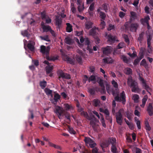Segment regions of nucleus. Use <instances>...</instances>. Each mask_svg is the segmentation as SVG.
Masks as SVG:
<instances>
[{"instance_id":"f704fd0d","label":"nucleus","mask_w":153,"mask_h":153,"mask_svg":"<svg viewBox=\"0 0 153 153\" xmlns=\"http://www.w3.org/2000/svg\"><path fill=\"white\" fill-rule=\"evenodd\" d=\"M147 96L146 95L143 98V99H142V104L140 105L142 107H144L146 103L147 100Z\"/></svg>"},{"instance_id":"c03bdc74","label":"nucleus","mask_w":153,"mask_h":153,"mask_svg":"<svg viewBox=\"0 0 153 153\" xmlns=\"http://www.w3.org/2000/svg\"><path fill=\"white\" fill-rule=\"evenodd\" d=\"M111 151L113 153H118L115 145H112L111 148Z\"/></svg>"},{"instance_id":"473e14b6","label":"nucleus","mask_w":153,"mask_h":153,"mask_svg":"<svg viewBox=\"0 0 153 153\" xmlns=\"http://www.w3.org/2000/svg\"><path fill=\"white\" fill-rule=\"evenodd\" d=\"M53 69V66L52 65H48L46 67V72L47 73H50Z\"/></svg>"},{"instance_id":"cd10ccee","label":"nucleus","mask_w":153,"mask_h":153,"mask_svg":"<svg viewBox=\"0 0 153 153\" xmlns=\"http://www.w3.org/2000/svg\"><path fill=\"white\" fill-rule=\"evenodd\" d=\"M66 30L68 32H70L72 30V26L69 23H66Z\"/></svg>"},{"instance_id":"774afa93","label":"nucleus","mask_w":153,"mask_h":153,"mask_svg":"<svg viewBox=\"0 0 153 153\" xmlns=\"http://www.w3.org/2000/svg\"><path fill=\"white\" fill-rule=\"evenodd\" d=\"M143 35L142 34H141L139 35V36L138 38V40L140 42H141V41L143 39Z\"/></svg>"},{"instance_id":"f8f14e48","label":"nucleus","mask_w":153,"mask_h":153,"mask_svg":"<svg viewBox=\"0 0 153 153\" xmlns=\"http://www.w3.org/2000/svg\"><path fill=\"white\" fill-rule=\"evenodd\" d=\"M50 48L48 46L46 47L44 45H42L40 47V51L43 54L47 55L48 54L50 51Z\"/></svg>"},{"instance_id":"bb28decb","label":"nucleus","mask_w":153,"mask_h":153,"mask_svg":"<svg viewBox=\"0 0 153 153\" xmlns=\"http://www.w3.org/2000/svg\"><path fill=\"white\" fill-rule=\"evenodd\" d=\"M92 23L90 21H87L85 22V28L89 29L92 27Z\"/></svg>"},{"instance_id":"e433bc0d","label":"nucleus","mask_w":153,"mask_h":153,"mask_svg":"<svg viewBox=\"0 0 153 153\" xmlns=\"http://www.w3.org/2000/svg\"><path fill=\"white\" fill-rule=\"evenodd\" d=\"M60 98V96L57 93H56L54 95V100L56 102H57Z\"/></svg>"},{"instance_id":"6e6552de","label":"nucleus","mask_w":153,"mask_h":153,"mask_svg":"<svg viewBox=\"0 0 153 153\" xmlns=\"http://www.w3.org/2000/svg\"><path fill=\"white\" fill-rule=\"evenodd\" d=\"M99 76L97 74H94L91 76L88 79L89 82H91L92 83L95 84L96 83L97 80L98 79Z\"/></svg>"},{"instance_id":"13d9d810","label":"nucleus","mask_w":153,"mask_h":153,"mask_svg":"<svg viewBox=\"0 0 153 153\" xmlns=\"http://www.w3.org/2000/svg\"><path fill=\"white\" fill-rule=\"evenodd\" d=\"M123 37L125 39V41L128 44L129 43V40L128 36L127 35H124L123 36Z\"/></svg>"},{"instance_id":"423d86ee","label":"nucleus","mask_w":153,"mask_h":153,"mask_svg":"<svg viewBox=\"0 0 153 153\" xmlns=\"http://www.w3.org/2000/svg\"><path fill=\"white\" fill-rule=\"evenodd\" d=\"M97 82L100 86L101 87V90L100 92L102 94H104L105 93V87L103 83V80L100 78L99 77H98V79L97 80Z\"/></svg>"},{"instance_id":"412c9836","label":"nucleus","mask_w":153,"mask_h":153,"mask_svg":"<svg viewBox=\"0 0 153 153\" xmlns=\"http://www.w3.org/2000/svg\"><path fill=\"white\" fill-rule=\"evenodd\" d=\"M150 19V18L149 16H147L144 17V18L140 19L141 24L144 25H146L149 23V21Z\"/></svg>"},{"instance_id":"c756f323","label":"nucleus","mask_w":153,"mask_h":153,"mask_svg":"<svg viewBox=\"0 0 153 153\" xmlns=\"http://www.w3.org/2000/svg\"><path fill=\"white\" fill-rule=\"evenodd\" d=\"M132 70L130 68H127L125 69V73L127 75L131 74L132 73Z\"/></svg>"},{"instance_id":"6e6d98bb","label":"nucleus","mask_w":153,"mask_h":153,"mask_svg":"<svg viewBox=\"0 0 153 153\" xmlns=\"http://www.w3.org/2000/svg\"><path fill=\"white\" fill-rule=\"evenodd\" d=\"M126 15V13L120 11L119 12V16L121 18H123L125 15Z\"/></svg>"},{"instance_id":"7c9ffc66","label":"nucleus","mask_w":153,"mask_h":153,"mask_svg":"<svg viewBox=\"0 0 153 153\" xmlns=\"http://www.w3.org/2000/svg\"><path fill=\"white\" fill-rule=\"evenodd\" d=\"M45 92L47 95H51V96L52 97L53 95L52 94V91L49 89L47 88H45L44 90Z\"/></svg>"},{"instance_id":"09e8293b","label":"nucleus","mask_w":153,"mask_h":153,"mask_svg":"<svg viewBox=\"0 0 153 153\" xmlns=\"http://www.w3.org/2000/svg\"><path fill=\"white\" fill-rule=\"evenodd\" d=\"M101 22L100 24V27L101 29H102L105 27V22L103 20H101Z\"/></svg>"},{"instance_id":"4be33fe9","label":"nucleus","mask_w":153,"mask_h":153,"mask_svg":"<svg viewBox=\"0 0 153 153\" xmlns=\"http://www.w3.org/2000/svg\"><path fill=\"white\" fill-rule=\"evenodd\" d=\"M139 26V24L136 23H132L130 27V30L132 31H136Z\"/></svg>"},{"instance_id":"9b49d317","label":"nucleus","mask_w":153,"mask_h":153,"mask_svg":"<svg viewBox=\"0 0 153 153\" xmlns=\"http://www.w3.org/2000/svg\"><path fill=\"white\" fill-rule=\"evenodd\" d=\"M102 49L103 53L105 55H107L111 53L113 50V48L111 46H107L106 47L103 48Z\"/></svg>"},{"instance_id":"f257e3e1","label":"nucleus","mask_w":153,"mask_h":153,"mask_svg":"<svg viewBox=\"0 0 153 153\" xmlns=\"http://www.w3.org/2000/svg\"><path fill=\"white\" fill-rule=\"evenodd\" d=\"M105 82L107 91L109 94H112L113 96H115L119 94L118 85L117 82L114 79L111 81V84L115 89L111 88L110 85L107 82L105 81Z\"/></svg>"},{"instance_id":"69168bd1","label":"nucleus","mask_w":153,"mask_h":153,"mask_svg":"<svg viewBox=\"0 0 153 153\" xmlns=\"http://www.w3.org/2000/svg\"><path fill=\"white\" fill-rule=\"evenodd\" d=\"M68 131L71 134H75V132L74 131L73 129L72 128L69 127L68 128Z\"/></svg>"},{"instance_id":"de8ad7c7","label":"nucleus","mask_w":153,"mask_h":153,"mask_svg":"<svg viewBox=\"0 0 153 153\" xmlns=\"http://www.w3.org/2000/svg\"><path fill=\"white\" fill-rule=\"evenodd\" d=\"M123 61L126 63H128L129 62L130 59H128L127 58L124 56H123L121 57Z\"/></svg>"},{"instance_id":"864d4df0","label":"nucleus","mask_w":153,"mask_h":153,"mask_svg":"<svg viewBox=\"0 0 153 153\" xmlns=\"http://www.w3.org/2000/svg\"><path fill=\"white\" fill-rule=\"evenodd\" d=\"M76 60L80 63L82 62V59L80 56L78 55L76 56Z\"/></svg>"},{"instance_id":"c9c22d12","label":"nucleus","mask_w":153,"mask_h":153,"mask_svg":"<svg viewBox=\"0 0 153 153\" xmlns=\"http://www.w3.org/2000/svg\"><path fill=\"white\" fill-rule=\"evenodd\" d=\"M147 96L146 95L143 98V99H142V104L140 105L142 107H144L146 103L147 100Z\"/></svg>"},{"instance_id":"58836bf2","label":"nucleus","mask_w":153,"mask_h":153,"mask_svg":"<svg viewBox=\"0 0 153 153\" xmlns=\"http://www.w3.org/2000/svg\"><path fill=\"white\" fill-rule=\"evenodd\" d=\"M100 111L101 112H103L106 115H109V112L108 110L107 109H105V110L103 109H102L101 108H100Z\"/></svg>"},{"instance_id":"c85d7f7f","label":"nucleus","mask_w":153,"mask_h":153,"mask_svg":"<svg viewBox=\"0 0 153 153\" xmlns=\"http://www.w3.org/2000/svg\"><path fill=\"white\" fill-rule=\"evenodd\" d=\"M100 122H101L102 126L104 127L105 128L106 126V124L105 123V120L103 115L100 113Z\"/></svg>"},{"instance_id":"603ef678","label":"nucleus","mask_w":153,"mask_h":153,"mask_svg":"<svg viewBox=\"0 0 153 153\" xmlns=\"http://www.w3.org/2000/svg\"><path fill=\"white\" fill-rule=\"evenodd\" d=\"M71 10L73 13H75L76 12V9L74 7V6L73 3H71Z\"/></svg>"},{"instance_id":"338daca9","label":"nucleus","mask_w":153,"mask_h":153,"mask_svg":"<svg viewBox=\"0 0 153 153\" xmlns=\"http://www.w3.org/2000/svg\"><path fill=\"white\" fill-rule=\"evenodd\" d=\"M140 61V59H139V58H137L136 59H135L134 62V65H137L138 63Z\"/></svg>"},{"instance_id":"5fc2aeb1","label":"nucleus","mask_w":153,"mask_h":153,"mask_svg":"<svg viewBox=\"0 0 153 153\" xmlns=\"http://www.w3.org/2000/svg\"><path fill=\"white\" fill-rule=\"evenodd\" d=\"M116 139L115 138H112L111 139V143L112 145H115L116 143Z\"/></svg>"},{"instance_id":"393cba45","label":"nucleus","mask_w":153,"mask_h":153,"mask_svg":"<svg viewBox=\"0 0 153 153\" xmlns=\"http://www.w3.org/2000/svg\"><path fill=\"white\" fill-rule=\"evenodd\" d=\"M147 110L150 116H152L153 114V107H152L151 103L149 104Z\"/></svg>"},{"instance_id":"bf43d9fd","label":"nucleus","mask_w":153,"mask_h":153,"mask_svg":"<svg viewBox=\"0 0 153 153\" xmlns=\"http://www.w3.org/2000/svg\"><path fill=\"white\" fill-rule=\"evenodd\" d=\"M124 46L125 45L123 43L120 42L118 44V47L119 49H120L123 48Z\"/></svg>"},{"instance_id":"1a4fd4ad","label":"nucleus","mask_w":153,"mask_h":153,"mask_svg":"<svg viewBox=\"0 0 153 153\" xmlns=\"http://www.w3.org/2000/svg\"><path fill=\"white\" fill-rule=\"evenodd\" d=\"M139 79L142 82L143 86V88L146 90L150 94V92L151 91V89L147 85L144 79L141 77H140Z\"/></svg>"},{"instance_id":"0e129e2a","label":"nucleus","mask_w":153,"mask_h":153,"mask_svg":"<svg viewBox=\"0 0 153 153\" xmlns=\"http://www.w3.org/2000/svg\"><path fill=\"white\" fill-rule=\"evenodd\" d=\"M145 128L146 130L149 131H150L151 129V127L148 123H146Z\"/></svg>"},{"instance_id":"aec40b11","label":"nucleus","mask_w":153,"mask_h":153,"mask_svg":"<svg viewBox=\"0 0 153 153\" xmlns=\"http://www.w3.org/2000/svg\"><path fill=\"white\" fill-rule=\"evenodd\" d=\"M35 45V42H34L30 41L29 43L27 44V47L30 51H33L34 49V45Z\"/></svg>"},{"instance_id":"e2e57ef3","label":"nucleus","mask_w":153,"mask_h":153,"mask_svg":"<svg viewBox=\"0 0 153 153\" xmlns=\"http://www.w3.org/2000/svg\"><path fill=\"white\" fill-rule=\"evenodd\" d=\"M84 41L85 42V45H87V47L88 48L89 43V42L88 38H86L84 39Z\"/></svg>"},{"instance_id":"5701e85b","label":"nucleus","mask_w":153,"mask_h":153,"mask_svg":"<svg viewBox=\"0 0 153 153\" xmlns=\"http://www.w3.org/2000/svg\"><path fill=\"white\" fill-rule=\"evenodd\" d=\"M108 41L110 42H113L115 41L116 39V37L115 36H112L111 34H109L107 36Z\"/></svg>"},{"instance_id":"b1692460","label":"nucleus","mask_w":153,"mask_h":153,"mask_svg":"<svg viewBox=\"0 0 153 153\" xmlns=\"http://www.w3.org/2000/svg\"><path fill=\"white\" fill-rule=\"evenodd\" d=\"M65 42L66 44L71 45L74 43V41L71 38L67 37L65 39Z\"/></svg>"},{"instance_id":"6ab92c4d","label":"nucleus","mask_w":153,"mask_h":153,"mask_svg":"<svg viewBox=\"0 0 153 153\" xmlns=\"http://www.w3.org/2000/svg\"><path fill=\"white\" fill-rule=\"evenodd\" d=\"M41 26L44 32L49 31L51 29V27L50 26L45 25L44 23L43 22L41 23Z\"/></svg>"},{"instance_id":"39448f33","label":"nucleus","mask_w":153,"mask_h":153,"mask_svg":"<svg viewBox=\"0 0 153 153\" xmlns=\"http://www.w3.org/2000/svg\"><path fill=\"white\" fill-rule=\"evenodd\" d=\"M56 111L55 113L58 115L59 119H62V116H63V114L65 111L63 109V108L59 106H57L56 108Z\"/></svg>"},{"instance_id":"37998d69","label":"nucleus","mask_w":153,"mask_h":153,"mask_svg":"<svg viewBox=\"0 0 153 153\" xmlns=\"http://www.w3.org/2000/svg\"><path fill=\"white\" fill-rule=\"evenodd\" d=\"M81 115L83 116L87 119H89V117L87 112L82 111L81 112Z\"/></svg>"},{"instance_id":"79ce46f5","label":"nucleus","mask_w":153,"mask_h":153,"mask_svg":"<svg viewBox=\"0 0 153 153\" xmlns=\"http://www.w3.org/2000/svg\"><path fill=\"white\" fill-rule=\"evenodd\" d=\"M139 98V97L138 95L136 94H134L132 97L133 100H134V102H138Z\"/></svg>"},{"instance_id":"a18cd8bd","label":"nucleus","mask_w":153,"mask_h":153,"mask_svg":"<svg viewBox=\"0 0 153 153\" xmlns=\"http://www.w3.org/2000/svg\"><path fill=\"white\" fill-rule=\"evenodd\" d=\"M21 33L22 35L25 36L29 37V34L27 31L26 30L22 31L21 32Z\"/></svg>"},{"instance_id":"680f3d73","label":"nucleus","mask_w":153,"mask_h":153,"mask_svg":"<svg viewBox=\"0 0 153 153\" xmlns=\"http://www.w3.org/2000/svg\"><path fill=\"white\" fill-rule=\"evenodd\" d=\"M115 27L114 25H112L111 24H109V25L108 27V30H111L114 29Z\"/></svg>"},{"instance_id":"4c0bfd02","label":"nucleus","mask_w":153,"mask_h":153,"mask_svg":"<svg viewBox=\"0 0 153 153\" xmlns=\"http://www.w3.org/2000/svg\"><path fill=\"white\" fill-rule=\"evenodd\" d=\"M63 116H65V118H66L69 121L71 120V117L69 113L67 111H65L64 113L63 114Z\"/></svg>"},{"instance_id":"a19ab883","label":"nucleus","mask_w":153,"mask_h":153,"mask_svg":"<svg viewBox=\"0 0 153 153\" xmlns=\"http://www.w3.org/2000/svg\"><path fill=\"white\" fill-rule=\"evenodd\" d=\"M93 102L94 105L96 107H97L99 106L100 103V101L99 100L95 99L93 100Z\"/></svg>"},{"instance_id":"2f4dec72","label":"nucleus","mask_w":153,"mask_h":153,"mask_svg":"<svg viewBox=\"0 0 153 153\" xmlns=\"http://www.w3.org/2000/svg\"><path fill=\"white\" fill-rule=\"evenodd\" d=\"M98 28H96V27L93 28L90 31V35L93 36L96 35V30Z\"/></svg>"},{"instance_id":"20e7f679","label":"nucleus","mask_w":153,"mask_h":153,"mask_svg":"<svg viewBox=\"0 0 153 153\" xmlns=\"http://www.w3.org/2000/svg\"><path fill=\"white\" fill-rule=\"evenodd\" d=\"M124 112L123 109L119 110L117 112L116 115V122L119 124L121 125L122 123V114Z\"/></svg>"},{"instance_id":"7ed1b4c3","label":"nucleus","mask_w":153,"mask_h":153,"mask_svg":"<svg viewBox=\"0 0 153 153\" xmlns=\"http://www.w3.org/2000/svg\"><path fill=\"white\" fill-rule=\"evenodd\" d=\"M118 95H115L114 97V100L117 102H122L123 104H125L126 102V95L124 91L120 94V96Z\"/></svg>"},{"instance_id":"4468645a","label":"nucleus","mask_w":153,"mask_h":153,"mask_svg":"<svg viewBox=\"0 0 153 153\" xmlns=\"http://www.w3.org/2000/svg\"><path fill=\"white\" fill-rule=\"evenodd\" d=\"M91 120L90 124L92 126L94 129H96L98 126V125L97 123V122L99 123L98 121H97L95 118L94 119H90Z\"/></svg>"},{"instance_id":"ea45409f","label":"nucleus","mask_w":153,"mask_h":153,"mask_svg":"<svg viewBox=\"0 0 153 153\" xmlns=\"http://www.w3.org/2000/svg\"><path fill=\"white\" fill-rule=\"evenodd\" d=\"M40 38L42 40H45L47 42L50 41L48 35H45L44 36H40Z\"/></svg>"},{"instance_id":"052dcab7","label":"nucleus","mask_w":153,"mask_h":153,"mask_svg":"<svg viewBox=\"0 0 153 153\" xmlns=\"http://www.w3.org/2000/svg\"><path fill=\"white\" fill-rule=\"evenodd\" d=\"M94 3H93L91 4L90 6L89 9L90 11H92L94 10Z\"/></svg>"},{"instance_id":"f03ea898","label":"nucleus","mask_w":153,"mask_h":153,"mask_svg":"<svg viewBox=\"0 0 153 153\" xmlns=\"http://www.w3.org/2000/svg\"><path fill=\"white\" fill-rule=\"evenodd\" d=\"M127 84L131 88L132 92H138L140 91L137 82L134 80L131 76H129L127 79Z\"/></svg>"},{"instance_id":"dca6fc26","label":"nucleus","mask_w":153,"mask_h":153,"mask_svg":"<svg viewBox=\"0 0 153 153\" xmlns=\"http://www.w3.org/2000/svg\"><path fill=\"white\" fill-rule=\"evenodd\" d=\"M130 14L129 23H131L133 21L137 19V14L133 11L130 12Z\"/></svg>"},{"instance_id":"f3484780","label":"nucleus","mask_w":153,"mask_h":153,"mask_svg":"<svg viewBox=\"0 0 153 153\" xmlns=\"http://www.w3.org/2000/svg\"><path fill=\"white\" fill-rule=\"evenodd\" d=\"M62 58L64 60L68 62L69 63L71 64H74V60L67 56L66 55L62 54Z\"/></svg>"},{"instance_id":"2eb2a0df","label":"nucleus","mask_w":153,"mask_h":153,"mask_svg":"<svg viewBox=\"0 0 153 153\" xmlns=\"http://www.w3.org/2000/svg\"><path fill=\"white\" fill-rule=\"evenodd\" d=\"M56 25L57 26V28L59 29L61 27L62 24V19L59 16H56Z\"/></svg>"},{"instance_id":"4d7b16f0","label":"nucleus","mask_w":153,"mask_h":153,"mask_svg":"<svg viewBox=\"0 0 153 153\" xmlns=\"http://www.w3.org/2000/svg\"><path fill=\"white\" fill-rule=\"evenodd\" d=\"M102 9H103L105 12H106L108 10V6L105 4H103L102 5Z\"/></svg>"},{"instance_id":"a211bd4d","label":"nucleus","mask_w":153,"mask_h":153,"mask_svg":"<svg viewBox=\"0 0 153 153\" xmlns=\"http://www.w3.org/2000/svg\"><path fill=\"white\" fill-rule=\"evenodd\" d=\"M101 10H102V9L101 7H99L97 10V12L99 14L100 17L101 19V20H104L105 19L106 15L105 13L101 11Z\"/></svg>"},{"instance_id":"3c124183","label":"nucleus","mask_w":153,"mask_h":153,"mask_svg":"<svg viewBox=\"0 0 153 153\" xmlns=\"http://www.w3.org/2000/svg\"><path fill=\"white\" fill-rule=\"evenodd\" d=\"M126 115H125V116L129 120H130L131 118V114L128 111L126 112Z\"/></svg>"},{"instance_id":"8fccbe9b","label":"nucleus","mask_w":153,"mask_h":153,"mask_svg":"<svg viewBox=\"0 0 153 153\" xmlns=\"http://www.w3.org/2000/svg\"><path fill=\"white\" fill-rule=\"evenodd\" d=\"M47 59L49 61H54L55 60L57 59V57H47Z\"/></svg>"},{"instance_id":"ddd939ff","label":"nucleus","mask_w":153,"mask_h":153,"mask_svg":"<svg viewBox=\"0 0 153 153\" xmlns=\"http://www.w3.org/2000/svg\"><path fill=\"white\" fill-rule=\"evenodd\" d=\"M58 74L62 78L65 79H70L71 78L69 74L64 73L62 71H59L58 72Z\"/></svg>"},{"instance_id":"0eeeda50","label":"nucleus","mask_w":153,"mask_h":153,"mask_svg":"<svg viewBox=\"0 0 153 153\" xmlns=\"http://www.w3.org/2000/svg\"><path fill=\"white\" fill-rule=\"evenodd\" d=\"M84 141L86 145L91 148L94 147L96 145V143L89 137H85Z\"/></svg>"},{"instance_id":"9d476101","label":"nucleus","mask_w":153,"mask_h":153,"mask_svg":"<svg viewBox=\"0 0 153 153\" xmlns=\"http://www.w3.org/2000/svg\"><path fill=\"white\" fill-rule=\"evenodd\" d=\"M63 107L65 110L69 111L71 113L74 112V108L71 105L68 103H65L63 104Z\"/></svg>"},{"instance_id":"a878e982","label":"nucleus","mask_w":153,"mask_h":153,"mask_svg":"<svg viewBox=\"0 0 153 153\" xmlns=\"http://www.w3.org/2000/svg\"><path fill=\"white\" fill-rule=\"evenodd\" d=\"M103 60L105 63L107 64L111 63L113 61L112 59L110 57L105 58H104Z\"/></svg>"},{"instance_id":"49530a36","label":"nucleus","mask_w":153,"mask_h":153,"mask_svg":"<svg viewBox=\"0 0 153 153\" xmlns=\"http://www.w3.org/2000/svg\"><path fill=\"white\" fill-rule=\"evenodd\" d=\"M40 86L42 89L44 88L46 86V82L45 81L41 82H40Z\"/></svg>"},{"instance_id":"72a5a7b5","label":"nucleus","mask_w":153,"mask_h":153,"mask_svg":"<svg viewBox=\"0 0 153 153\" xmlns=\"http://www.w3.org/2000/svg\"><path fill=\"white\" fill-rule=\"evenodd\" d=\"M78 11L80 12L82 11L84 9V3H82L78 5Z\"/></svg>"}]
</instances>
